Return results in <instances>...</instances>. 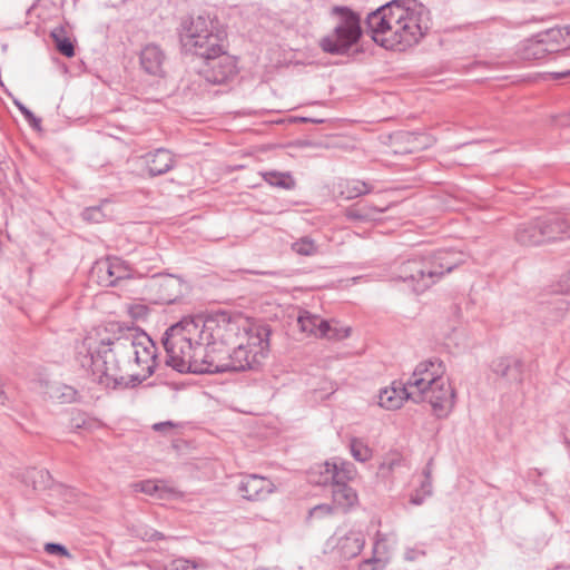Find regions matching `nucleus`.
Instances as JSON below:
<instances>
[{"mask_svg":"<svg viewBox=\"0 0 570 570\" xmlns=\"http://www.w3.org/2000/svg\"><path fill=\"white\" fill-rule=\"evenodd\" d=\"M254 325L239 315L220 312L207 318L184 317L171 325L163 335L161 343L167 353L166 364L179 373H194V360L213 354L212 351H226L238 344Z\"/></svg>","mask_w":570,"mask_h":570,"instance_id":"obj_1","label":"nucleus"},{"mask_svg":"<svg viewBox=\"0 0 570 570\" xmlns=\"http://www.w3.org/2000/svg\"><path fill=\"white\" fill-rule=\"evenodd\" d=\"M366 26L376 43L390 50L404 51L428 33L431 16L417 0H392L370 12Z\"/></svg>","mask_w":570,"mask_h":570,"instance_id":"obj_2","label":"nucleus"},{"mask_svg":"<svg viewBox=\"0 0 570 570\" xmlns=\"http://www.w3.org/2000/svg\"><path fill=\"white\" fill-rule=\"evenodd\" d=\"M238 344L226 351L213 350L209 355L194 360L195 374L257 371L269 352L271 328L268 325H254L252 332Z\"/></svg>","mask_w":570,"mask_h":570,"instance_id":"obj_3","label":"nucleus"},{"mask_svg":"<svg viewBox=\"0 0 570 570\" xmlns=\"http://www.w3.org/2000/svg\"><path fill=\"white\" fill-rule=\"evenodd\" d=\"M116 337L108 335L106 328H95L73 347V361L86 372H90L94 381L106 387H131L130 367L119 370L117 376L111 375V367L118 365V357L110 356Z\"/></svg>","mask_w":570,"mask_h":570,"instance_id":"obj_4","label":"nucleus"},{"mask_svg":"<svg viewBox=\"0 0 570 570\" xmlns=\"http://www.w3.org/2000/svg\"><path fill=\"white\" fill-rule=\"evenodd\" d=\"M465 259L462 252L441 248L399 263L391 275L393 279L405 283L414 293L421 294L464 264Z\"/></svg>","mask_w":570,"mask_h":570,"instance_id":"obj_5","label":"nucleus"},{"mask_svg":"<svg viewBox=\"0 0 570 570\" xmlns=\"http://www.w3.org/2000/svg\"><path fill=\"white\" fill-rule=\"evenodd\" d=\"M110 356L118 357L111 367V375L117 376L119 370L130 367L131 387L142 383L155 373L157 366V347L146 333L129 331L116 337V344Z\"/></svg>","mask_w":570,"mask_h":570,"instance_id":"obj_6","label":"nucleus"},{"mask_svg":"<svg viewBox=\"0 0 570 570\" xmlns=\"http://www.w3.org/2000/svg\"><path fill=\"white\" fill-rule=\"evenodd\" d=\"M444 372L443 362L434 358L419 363L410 376V386L415 387L414 402H429L438 416L446 415L454 405L455 393L443 379Z\"/></svg>","mask_w":570,"mask_h":570,"instance_id":"obj_7","label":"nucleus"},{"mask_svg":"<svg viewBox=\"0 0 570 570\" xmlns=\"http://www.w3.org/2000/svg\"><path fill=\"white\" fill-rule=\"evenodd\" d=\"M181 28L183 49L200 59L222 53L223 48L226 47L225 32L209 16L190 17L183 22Z\"/></svg>","mask_w":570,"mask_h":570,"instance_id":"obj_8","label":"nucleus"},{"mask_svg":"<svg viewBox=\"0 0 570 570\" xmlns=\"http://www.w3.org/2000/svg\"><path fill=\"white\" fill-rule=\"evenodd\" d=\"M332 16L337 22L331 33L320 40V47L326 53L345 55L362 37L361 17L347 7H333Z\"/></svg>","mask_w":570,"mask_h":570,"instance_id":"obj_9","label":"nucleus"},{"mask_svg":"<svg viewBox=\"0 0 570 570\" xmlns=\"http://www.w3.org/2000/svg\"><path fill=\"white\" fill-rule=\"evenodd\" d=\"M297 323L302 332L316 338L341 341L350 336L351 327L343 326L337 321H326L308 311L299 312Z\"/></svg>","mask_w":570,"mask_h":570,"instance_id":"obj_10","label":"nucleus"},{"mask_svg":"<svg viewBox=\"0 0 570 570\" xmlns=\"http://www.w3.org/2000/svg\"><path fill=\"white\" fill-rule=\"evenodd\" d=\"M203 60L204 66L199 75L208 83L223 85L237 75L236 58L227 52V46L223 48L222 53L210 55Z\"/></svg>","mask_w":570,"mask_h":570,"instance_id":"obj_11","label":"nucleus"},{"mask_svg":"<svg viewBox=\"0 0 570 570\" xmlns=\"http://www.w3.org/2000/svg\"><path fill=\"white\" fill-rule=\"evenodd\" d=\"M139 66L146 75L157 79H165L168 66L167 53L159 45L147 43L140 50Z\"/></svg>","mask_w":570,"mask_h":570,"instance_id":"obj_12","label":"nucleus"},{"mask_svg":"<svg viewBox=\"0 0 570 570\" xmlns=\"http://www.w3.org/2000/svg\"><path fill=\"white\" fill-rule=\"evenodd\" d=\"M275 490L276 487L269 479L258 474L245 475L238 484V492L248 501L265 500Z\"/></svg>","mask_w":570,"mask_h":570,"instance_id":"obj_13","label":"nucleus"},{"mask_svg":"<svg viewBox=\"0 0 570 570\" xmlns=\"http://www.w3.org/2000/svg\"><path fill=\"white\" fill-rule=\"evenodd\" d=\"M150 288L156 293V302L161 304H173L183 294L180 278L173 275H155Z\"/></svg>","mask_w":570,"mask_h":570,"instance_id":"obj_14","label":"nucleus"},{"mask_svg":"<svg viewBox=\"0 0 570 570\" xmlns=\"http://www.w3.org/2000/svg\"><path fill=\"white\" fill-rule=\"evenodd\" d=\"M415 387L410 386V379L406 383L394 382L392 386L380 391L379 405L386 410L400 409L405 400L414 402Z\"/></svg>","mask_w":570,"mask_h":570,"instance_id":"obj_15","label":"nucleus"},{"mask_svg":"<svg viewBox=\"0 0 570 570\" xmlns=\"http://www.w3.org/2000/svg\"><path fill=\"white\" fill-rule=\"evenodd\" d=\"M543 242L562 240L570 237V222L561 214H546L539 217Z\"/></svg>","mask_w":570,"mask_h":570,"instance_id":"obj_16","label":"nucleus"},{"mask_svg":"<svg viewBox=\"0 0 570 570\" xmlns=\"http://www.w3.org/2000/svg\"><path fill=\"white\" fill-rule=\"evenodd\" d=\"M355 470L352 463L342 461L340 464L325 462L320 471V478L313 480L318 485H326L328 482H344L352 480Z\"/></svg>","mask_w":570,"mask_h":570,"instance_id":"obj_17","label":"nucleus"},{"mask_svg":"<svg viewBox=\"0 0 570 570\" xmlns=\"http://www.w3.org/2000/svg\"><path fill=\"white\" fill-rule=\"evenodd\" d=\"M142 158L150 177L165 175L175 166V158L166 148H158L147 153Z\"/></svg>","mask_w":570,"mask_h":570,"instance_id":"obj_18","label":"nucleus"},{"mask_svg":"<svg viewBox=\"0 0 570 570\" xmlns=\"http://www.w3.org/2000/svg\"><path fill=\"white\" fill-rule=\"evenodd\" d=\"M523 362L513 356L499 357L492 362V371L510 383H521L523 380Z\"/></svg>","mask_w":570,"mask_h":570,"instance_id":"obj_19","label":"nucleus"},{"mask_svg":"<svg viewBox=\"0 0 570 570\" xmlns=\"http://www.w3.org/2000/svg\"><path fill=\"white\" fill-rule=\"evenodd\" d=\"M387 208V206H377L370 203L358 202L347 207L344 215L350 222L368 223L376 220L380 214L386 212Z\"/></svg>","mask_w":570,"mask_h":570,"instance_id":"obj_20","label":"nucleus"},{"mask_svg":"<svg viewBox=\"0 0 570 570\" xmlns=\"http://www.w3.org/2000/svg\"><path fill=\"white\" fill-rule=\"evenodd\" d=\"M546 225H540L539 217L520 224L515 230V239L521 245L537 246L543 244V236L541 235V228Z\"/></svg>","mask_w":570,"mask_h":570,"instance_id":"obj_21","label":"nucleus"},{"mask_svg":"<svg viewBox=\"0 0 570 570\" xmlns=\"http://www.w3.org/2000/svg\"><path fill=\"white\" fill-rule=\"evenodd\" d=\"M364 544L365 539L362 532L350 531L338 540L337 550L342 558L348 560L358 556L363 550Z\"/></svg>","mask_w":570,"mask_h":570,"instance_id":"obj_22","label":"nucleus"},{"mask_svg":"<svg viewBox=\"0 0 570 570\" xmlns=\"http://www.w3.org/2000/svg\"><path fill=\"white\" fill-rule=\"evenodd\" d=\"M332 485L333 503L344 510L354 505L357 501L356 492L344 482H330Z\"/></svg>","mask_w":570,"mask_h":570,"instance_id":"obj_23","label":"nucleus"},{"mask_svg":"<svg viewBox=\"0 0 570 570\" xmlns=\"http://www.w3.org/2000/svg\"><path fill=\"white\" fill-rule=\"evenodd\" d=\"M551 53L552 51L537 35L524 42L521 52L525 60H542Z\"/></svg>","mask_w":570,"mask_h":570,"instance_id":"obj_24","label":"nucleus"},{"mask_svg":"<svg viewBox=\"0 0 570 570\" xmlns=\"http://www.w3.org/2000/svg\"><path fill=\"white\" fill-rule=\"evenodd\" d=\"M114 269L111 257L99 259L95 263L91 269V277L97 279V283L105 287L114 286Z\"/></svg>","mask_w":570,"mask_h":570,"instance_id":"obj_25","label":"nucleus"},{"mask_svg":"<svg viewBox=\"0 0 570 570\" xmlns=\"http://www.w3.org/2000/svg\"><path fill=\"white\" fill-rule=\"evenodd\" d=\"M52 482L51 475L43 469H29L24 475V483L31 485L33 490L40 491L50 487Z\"/></svg>","mask_w":570,"mask_h":570,"instance_id":"obj_26","label":"nucleus"},{"mask_svg":"<svg viewBox=\"0 0 570 570\" xmlns=\"http://www.w3.org/2000/svg\"><path fill=\"white\" fill-rule=\"evenodd\" d=\"M541 40L544 41L546 46L552 51V53L562 51L560 48L561 42L566 39L564 28H551L537 35Z\"/></svg>","mask_w":570,"mask_h":570,"instance_id":"obj_27","label":"nucleus"},{"mask_svg":"<svg viewBox=\"0 0 570 570\" xmlns=\"http://www.w3.org/2000/svg\"><path fill=\"white\" fill-rule=\"evenodd\" d=\"M263 178L271 186L278 187L282 189L291 190L295 187V179L289 173L271 170L264 173Z\"/></svg>","mask_w":570,"mask_h":570,"instance_id":"obj_28","label":"nucleus"},{"mask_svg":"<svg viewBox=\"0 0 570 570\" xmlns=\"http://www.w3.org/2000/svg\"><path fill=\"white\" fill-rule=\"evenodd\" d=\"M547 308L549 312L548 321L556 323L564 318L569 312L570 304L566 298L558 296L549 302Z\"/></svg>","mask_w":570,"mask_h":570,"instance_id":"obj_29","label":"nucleus"},{"mask_svg":"<svg viewBox=\"0 0 570 570\" xmlns=\"http://www.w3.org/2000/svg\"><path fill=\"white\" fill-rule=\"evenodd\" d=\"M48 394L61 403H70L76 400L77 391L72 386L55 383L49 387Z\"/></svg>","mask_w":570,"mask_h":570,"instance_id":"obj_30","label":"nucleus"},{"mask_svg":"<svg viewBox=\"0 0 570 570\" xmlns=\"http://www.w3.org/2000/svg\"><path fill=\"white\" fill-rule=\"evenodd\" d=\"M63 28H56L51 31V38L56 43L57 50L68 57L71 58L75 56V47L71 40L63 36Z\"/></svg>","mask_w":570,"mask_h":570,"instance_id":"obj_31","label":"nucleus"},{"mask_svg":"<svg viewBox=\"0 0 570 570\" xmlns=\"http://www.w3.org/2000/svg\"><path fill=\"white\" fill-rule=\"evenodd\" d=\"M372 191V186L362 180H350L343 186L341 194L345 196L346 199H352L360 197L362 195H366Z\"/></svg>","mask_w":570,"mask_h":570,"instance_id":"obj_32","label":"nucleus"},{"mask_svg":"<svg viewBox=\"0 0 570 570\" xmlns=\"http://www.w3.org/2000/svg\"><path fill=\"white\" fill-rule=\"evenodd\" d=\"M112 269H114V286H117L119 282L132 277V268L130 265L119 257H111Z\"/></svg>","mask_w":570,"mask_h":570,"instance_id":"obj_33","label":"nucleus"},{"mask_svg":"<svg viewBox=\"0 0 570 570\" xmlns=\"http://www.w3.org/2000/svg\"><path fill=\"white\" fill-rule=\"evenodd\" d=\"M292 249L301 256H313L318 253V246L309 236H303L292 244Z\"/></svg>","mask_w":570,"mask_h":570,"instance_id":"obj_34","label":"nucleus"},{"mask_svg":"<svg viewBox=\"0 0 570 570\" xmlns=\"http://www.w3.org/2000/svg\"><path fill=\"white\" fill-rule=\"evenodd\" d=\"M352 456L360 462H366L372 456V450L360 439H352L350 443Z\"/></svg>","mask_w":570,"mask_h":570,"instance_id":"obj_35","label":"nucleus"},{"mask_svg":"<svg viewBox=\"0 0 570 570\" xmlns=\"http://www.w3.org/2000/svg\"><path fill=\"white\" fill-rule=\"evenodd\" d=\"M134 533L137 538L141 539L142 541H157V540H164L165 535L147 525H139L134 530Z\"/></svg>","mask_w":570,"mask_h":570,"instance_id":"obj_36","label":"nucleus"},{"mask_svg":"<svg viewBox=\"0 0 570 570\" xmlns=\"http://www.w3.org/2000/svg\"><path fill=\"white\" fill-rule=\"evenodd\" d=\"M81 217L88 223H101L106 218V214L102 210V205L87 207L81 212Z\"/></svg>","mask_w":570,"mask_h":570,"instance_id":"obj_37","label":"nucleus"},{"mask_svg":"<svg viewBox=\"0 0 570 570\" xmlns=\"http://www.w3.org/2000/svg\"><path fill=\"white\" fill-rule=\"evenodd\" d=\"M135 489L142 493L154 495L161 490V487L159 485V483H157L155 481L146 480V481L136 483Z\"/></svg>","mask_w":570,"mask_h":570,"instance_id":"obj_38","label":"nucleus"},{"mask_svg":"<svg viewBox=\"0 0 570 570\" xmlns=\"http://www.w3.org/2000/svg\"><path fill=\"white\" fill-rule=\"evenodd\" d=\"M197 564L187 559H176L166 566L165 570H196Z\"/></svg>","mask_w":570,"mask_h":570,"instance_id":"obj_39","label":"nucleus"},{"mask_svg":"<svg viewBox=\"0 0 570 570\" xmlns=\"http://www.w3.org/2000/svg\"><path fill=\"white\" fill-rule=\"evenodd\" d=\"M334 512V507L333 505H330V504H318L314 508H312L308 512V518L309 519H314V518H322V517H325V515H331L333 514Z\"/></svg>","mask_w":570,"mask_h":570,"instance_id":"obj_40","label":"nucleus"},{"mask_svg":"<svg viewBox=\"0 0 570 570\" xmlns=\"http://www.w3.org/2000/svg\"><path fill=\"white\" fill-rule=\"evenodd\" d=\"M45 551L49 554L70 557L67 548L60 543L49 542L45 544Z\"/></svg>","mask_w":570,"mask_h":570,"instance_id":"obj_41","label":"nucleus"},{"mask_svg":"<svg viewBox=\"0 0 570 570\" xmlns=\"http://www.w3.org/2000/svg\"><path fill=\"white\" fill-rule=\"evenodd\" d=\"M16 106L24 116L26 120L30 124V126H32L33 128L40 127V119L37 118L30 109H28L24 105L20 102H16Z\"/></svg>","mask_w":570,"mask_h":570,"instance_id":"obj_42","label":"nucleus"},{"mask_svg":"<svg viewBox=\"0 0 570 570\" xmlns=\"http://www.w3.org/2000/svg\"><path fill=\"white\" fill-rule=\"evenodd\" d=\"M177 426L173 421L158 422L153 425V430L164 434H168Z\"/></svg>","mask_w":570,"mask_h":570,"instance_id":"obj_43","label":"nucleus"},{"mask_svg":"<svg viewBox=\"0 0 570 570\" xmlns=\"http://www.w3.org/2000/svg\"><path fill=\"white\" fill-rule=\"evenodd\" d=\"M426 480L422 482L421 484V492L424 493V495H430L432 493V484L430 479L429 472H425Z\"/></svg>","mask_w":570,"mask_h":570,"instance_id":"obj_44","label":"nucleus"},{"mask_svg":"<svg viewBox=\"0 0 570 570\" xmlns=\"http://www.w3.org/2000/svg\"><path fill=\"white\" fill-rule=\"evenodd\" d=\"M428 495H424L421 491H416L414 494L411 495L410 502L414 505H420L424 502L425 498Z\"/></svg>","mask_w":570,"mask_h":570,"instance_id":"obj_45","label":"nucleus"},{"mask_svg":"<svg viewBox=\"0 0 570 570\" xmlns=\"http://www.w3.org/2000/svg\"><path fill=\"white\" fill-rule=\"evenodd\" d=\"M299 120L303 122H312V124H323L324 122L323 119L311 118V117H302V118H299Z\"/></svg>","mask_w":570,"mask_h":570,"instance_id":"obj_46","label":"nucleus"},{"mask_svg":"<svg viewBox=\"0 0 570 570\" xmlns=\"http://www.w3.org/2000/svg\"><path fill=\"white\" fill-rule=\"evenodd\" d=\"M86 421L82 419H73L72 420V428L80 429L85 425Z\"/></svg>","mask_w":570,"mask_h":570,"instance_id":"obj_47","label":"nucleus"},{"mask_svg":"<svg viewBox=\"0 0 570 570\" xmlns=\"http://www.w3.org/2000/svg\"><path fill=\"white\" fill-rule=\"evenodd\" d=\"M567 76H570V70H568L566 72H554V73H552V77L554 79H561V78L567 77Z\"/></svg>","mask_w":570,"mask_h":570,"instance_id":"obj_48","label":"nucleus"},{"mask_svg":"<svg viewBox=\"0 0 570 570\" xmlns=\"http://www.w3.org/2000/svg\"><path fill=\"white\" fill-rule=\"evenodd\" d=\"M405 559L409 561L414 560V551L413 550L406 551Z\"/></svg>","mask_w":570,"mask_h":570,"instance_id":"obj_49","label":"nucleus"},{"mask_svg":"<svg viewBox=\"0 0 570 570\" xmlns=\"http://www.w3.org/2000/svg\"><path fill=\"white\" fill-rule=\"evenodd\" d=\"M566 35L570 37V24L564 27Z\"/></svg>","mask_w":570,"mask_h":570,"instance_id":"obj_50","label":"nucleus"}]
</instances>
